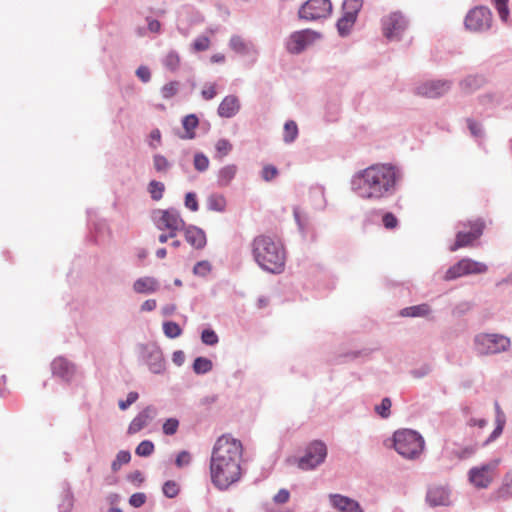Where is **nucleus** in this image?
I'll use <instances>...</instances> for the list:
<instances>
[{"mask_svg": "<svg viewBox=\"0 0 512 512\" xmlns=\"http://www.w3.org/2000/svg\"><path fill=\"white\" fill-rule=\"evenodd\" d=\"M242 443L229 435L217 439L210 459V476L213 485L226 490L242 476Z\"/></svg>", "mask_w": 512, "mask_h": 512, "instance_id": "1", "label": "nucleus"}, {"mask_svg": "<svg viewBox=\"0 0 512 512\" xmlns=\"http://www.w3.org/2000/svg\"><path fill=\"white\" fill-rule=\"evenodd\" d=\"M400 174L390 164H374L355 174L352 190L362 199L380 200L393 193Z\"/></svg>", "mask_w": 512, "mask_h": 512, "instance_id": "2", "label": "nucleus"}, {"mask_svg": "<svg viewBox=\"0 0 512 512\" xmlns=\"http://www.w3.org/2000/svg\"><path fill=\"white\" fill-rule=\"evenodd\" d=\"M252 253L258 265L269 272L280 273L285 265L283 246L267 235H259L252 242Z\"/></svg>", "mask_w": 512, "mask_h": 512, "instance_id": "3", "label": "nucleus"}, {"mask_svg": "<svg viewBox=\"0 0 512 512\" xmlns=\"http://www.w3.org/2000/svg\"><path fill=\"white\" fill-rule=\"evenodd\" d=\"M393 440L395 450L408 459L419 457L424 450V439L414 430H398L394 433Z\"/></svg>", "mask_w": 512, "mask_h": 512, "instance_id": "4", "label": "nucleus"}, {"mask_svg": "<svg viewBox=\"0 0 512 512\" xmlns=\"http://www.w3.org/2000/svg\"><path fill=\"white\" fill-rule=\"evenodd\" d=\"M476 351L481 355L496 354L506 351L510 346L509 338L500 334L481 333L475 339Z\"/></svg>", "mask_w": 512, "mask_h": 512, "instance_id": "5", "label": "nucleus"}, {"mask_svg": "<svg viewBox=\"0 0 512 512\" xmlns=\"http://www.w3.org/2000/svg\"><path fill=\"white\" fill-rule=\"evenodd\" d=\"M408 26V19L399 11L391 12L381 19L383 36L390 41L400 40Z\"/></svg>", "mask_w": 512, "mask_h": 512, "instance_id": "6", "label": "nucleus"}, {"mask_svg": "<svg viewBox=\"0 0 512 512\" xmlns=\"http://www.w3.org/2000/svg\"><path fill=\"white\" fill-rule=\"evenodd\" d=\"M326 456V445L322 441L315 440L307 446L305 455L296 461L301 470L308 471L322 464Z\"/></svg>", "mask_w": 512, "mask_h": 512, "instance_id": "7", "label": "nucleus"}, {"mask_svg": "<svg viewBox=\"0 0 512 512\" xmlns=\"http://www.w3.org/2000/svg\"><path fill=\"white\" fill-rule=\"evenodd\" d=\"M487 270L488 267L486 264L470 258H463L446 271L443 279L445 281H451L466 275L483 274Z\"/></svg>", "mask_w": 512, "mask_h": 512, "instance_id": "8", "label": "nucleus"}, {"mask_svg": "<svg viewBox=\"0 0 512 512\" xmlns=\"http://www.w3.org/2000/svg\"><path fill=\"white\" fill-rule=\"evenodd\" d=\"M153 219L160 230H169L170 237H175L176 233L184 227L183 219L174 209H158L153 212Z\"/></svg>", "mask_w": 512, "mask_h": 512, "instance_id": "9", "label": "nucleus"}, {"mask_svg": "<svg viewBox=\"0 0 512 512\" xmlns=\"http://www.w3.org/2000/svg\"><path fill=\"white\" fill-rule=\"evenodd\" d=\"M492 14L487 7L477 6L471 9L465 17V27L472 32H481L491 25Z\"/></svg>", "mask_w": 512, "mask_h": 512, "instance_id": "10", "label": "nucleus"}, {"mask_svg": "<svg viewBox=\"0 0 512 512\" xmlns=\"http://www.w3.org/2000/svg\"><path fill=\"white\" fill-rule=\"evenodd\" d=\"M332 11L330 0H308L299 9L298 15L301 19L314 21L326 18Z\"/></svg>", "mask_w": 512, "mask_h": 512, "instance_id": "11", "label": "nucleus"}, {"mask_svg": "<svg viewBox=\"0 0 512 512\" xmlns=\"http://www.w3.org/2000/svg\"><path fill=\"white\" fill-rule=\"evenodd\" d=\"M469 227V232L460 231L456 234L455 243L450 247V251L454 252L460 248L467 247L473 244L483 233L485 223L482 219H475L464 224Z\"/></svg>", "mask_w": 512, "mask_h": 512, "instance_id": "12", "label": "nucleus"}, {"mask_svg": "<svg viewBox=\"0 0 512 512\" xmlns=\"http://www.w3.org/2000/svg\"><path fill=\"white\" fill-rule=\"evenodd\" d=\"M319 38L320 34L313 30L296 31L290 35L286 47L290 53L298 54Z\"/></svg>", "mask_w": 512, "mask_h": 512, "instance_id": "13", "label": "nucleus"}, {"mask_svg": "<svg viewBox=\"0 0 512 512\" xmlns=\"http://www.w3.org/2000/svg\"><path fill=\"white\" fill-rule=\"evenodd\" d=\"M498 463L499 461L495 460L493 463L472 468L469 471L470 482L478 488L488 487L495 476Z\"/></svg>", "mask_w": 512, "mask_h": 512, "instance_id": "14", "label": "nucleus"}, {"mask_svg": "<svg viewBox=\"0 0 512 512\" xmlns=\"http://www.w3.org/2000/svg\"><path fill=\"white\" fill-rule=\"evenodd\" d=\"M450 89V84L446 81H429L417 87V94L429 98H436L444 95Z\"/></svg>", "mask_w": 512, "mask_h": 512, "instance_id": "15", "label": "nucleus"}, {"mask_svg": "<svg viewBox=\"0 0 512 512\" xmlns=\"http://www.w3.org/2000/svg\"><path fill=\"white\" fill-rule=\"evenodd\" d=\"M156 409L152 406H147L139 412L128 426V434L133 435L145 428L150 421L155 417Z\"/></svg>", "mask_w": 512, "mask_h": 512, "instance_id": "16", "label": "nucleus"}, {"mask_svg": "<svg viewBox=\"0 0 512 512\" xmlns=\"http://www.w3.org/2000/svg\"><path fill=\"white\" fill-rule=\"evenodd\" d=\"M329 500L333 508L341 512H364L359 502L341 494H330Z\"/></svg>", "mask_w": 512, "mask_h": 512, "instance_id": "17", "label": "nucleus"}, {"mask_svg": "<svg viewBox=\"0 0 512 512\" xmlns=\"http://www.w3.org/2000/svg\"><path fill=\"white\" fill-rule=\"evenodd\" d=\"M240 109L239 99L234 95L226 96L218 107V114L224 118L233 117Z\"/></svg>", "mask_w": 512, "mask_h": 512, "instance_id": "18", "label": "nucleus"}, {"mask_svg": "<svg viewBox=\"0 0 512 512\" xmlns=\"http://www.w3.org/2000/svg\"><path fill=\"white\" fill-rule=\"evenodd\" d=\"M52 371L54 375L69 380L75 373V367L64 358H56L52 362Z\"/></svg>", "mask_w": 512, "mask_h": 512, "instance_id": "19", "label": "nucleus"}, {"mask_svg": "<svg viewBox=\"0 0 512 512\" xmlns=\"http://www.w3.org/2000/svg\"><path fill=\"white\" fill-rule=\"evenodd\" d=\"M427 501L432 506L448 505L449 492L444 487H432L427 493Z\"/></svg>", "mask_w": 512, "mask_h": 512, "instance_id": "20", "label": "nucleus"}, {"mask_svg": "<svg viewBox=\"0 0 512 512\" xmlns=\"http://www.w3.org/2000/svg\"><path fill=\"white\" fill-rule=\"evenodd\" d=\"M159 283L153 277H141L137 279L133 284V290L138 294H149L154 293L158 290Z\"/></svg>", "mask_w": 512, "mask_h": 512, "instance_id": "21", "label": "nucleus"}, {"mask_svg": "<svg viewBox=\"0 0 512 512\" xmlns=\"http://www.w3.org/2000/svg\"><path fill=\"white\" fill-rule=\"evenodd\" d=\"M238 168L235 164L223 166L217 172V185L221 188L228 187L237 174Z\"/></svg>", "mask_w": 512, "mask_h": 512, "instance_id": "22", "label": "nucleus"}, {"mask_svg": "<svg viewBox=\"0 0 512 512\" xmlns=\"http://www.w3.org/2000/svg\"><path fill=\"white\" fill-rule=\"evenodd\" d=\"M185 239L196 249H201L206 244L205 233L201 229L194 226L188 227L185 230Z\"/></svg>", "mask_w": 512, "mask_h": 512, "instance_id": "23", "label": "nucleus"}, {"mask_svg": "<svg viewBox=\"0 0 512 512\" xmlns=\"http://www.w3.org/2000/svg\"><path fill=\"white\" fill-rule=\"evenodd\" d=\"M199 124V120L196 115L189 114L182 120V125L185 130V134L181 135L182 139H193L195 137V129Z\"/></svg>", "mask_w": 512, "mask_h": 512, "instance_id": "24", "label": "nucleus"}, {"mask_svg": "<svg viewBox=\"0 0 512 512\" xmlns=\"http://www.w3.org/2000/svg\"><path fill=\"white\" fill-rule=\"evenodd\" d=\"M230 48L238 54H248L253 49L252 45L240 36H232L229 42Z\"/></svg>", "mask_w": 512, "mask_h": 512, "instance_id": "25", "label": "nucleus"}, {"mask_svg": "<svg viewBox=\"0 0 512 512\" xmlns=\"http://www.w3.org/2000/svg\"><path fill=\"white\" fill-rule=\"evenodd\" d=\"M430 313V307L428 304H420L411 306L401 310L400 314L404 317H423Z\"/></svg>", "mask_w": 512, "mask_h": 512, "instance_id": "26", "label": "nucleus"}, {"mask_svg": "<svg viewBox=\"0 0 512 512\" xmlns=\"http://www.w3.org/2000/svg\"><path fill=\"white\" fill-rule=\"evenodd\" d=\"M226 206V198L221 194H212L207 199V207L209 210L216 212H224Z\"/></svg>", "mask_w": 512, "mask_h": 512, "instance_id": "27", "label": "nucleus"}, {"mask_svg": "<svg viewBox=\"0 0 512 512\" xmlns=\"http://www.w3.org/2000/svg\"><path fill=\"white\" fill-rule=\"evenodd\" d=\"M355 17L343 12L342 17L337 21V29L341 36L347 35L356 22Z\"/></svg>", "mask_w": 512, "mask_h": 512, "instance_id": "28", "label": "nucleus"}, {"mask_svg": "<svg viewBox=\"0 0 512 512\" xmlns=\"http://www.w3.org/2000/svg\"><path fill=\"white\" fill-rule=\"evenodd\" d=\"M505 425V415L500 409L499 405L496 404V428L493 430L489 438L484 442L485 444L495 440L503 431Z\"/></svg>", "mask_w": 512, "mask_h": 512, "instance_id": "29", "label": "nucleus"}, {"mask_svg": "<svg viewBox=\"0 0 512 512\" xmlns=\"http://www.w3.org/2000/svg\"><path fill=\"white\" fill-rule=\"evenodd\" d=\"M298 136V126L296 122L290 120L284 124L283 140L286 143L293 142Z\"/></svg>", "mask_w": 512, "mask_h": 512, "instance_id": "30", "label": "nucleus"}, {"mask_svg": "<svg viewBox=\"0 0 512 512\" xmlns=\"http://www.w3.org/2000/svg\"><path fill=\"white\" fill-rule=\"evenodd\" d=\"M131 460V454L129 451L121 450L117 453L116 458L113 460L111 464V469L113 472H117L122 465L128 464Z\"/></svg>", "mask_w": 512, "mask_h": 512, "instance_id": "31", "label": "nucleus"}, {"mask_svg": "<svg viewBox=\"0 0 512 512\" xmlns=\"http://www.w3.org/2000/svg\"><path fill=\"white\" fill-rule=\"evenodd\" d=\"M165 191V186L162 182L152 180L148 184V192L151 195V198L155 201L160 200L163 197V193Z\"/></svg>", "mask_w": 512, "mask_h": 512, "instance_id": "32", "label": "nucleus"}, {"mask_svg": "<svg viewBox=\"0 0 512 512\" xmlns=\"http://www.w3.org/2000/svg\"><path fill=\"white\" fill-rule=\"evenodd\" d=\"M362 5V0H345L343 3V12L357 18Z\"/></svg>", "mask_w": 512, "mask_h": 512, "instance_id": "33", "label": "nucleus"}, {"mask_svg": "<svg viewBox=\"0 0 512 512\" xmlns=\"http://www.w3.org/2000/svg\"><path fill=\"white\" fill-rule=\"evenodd\" d=\"M212 369V362L204 357H198L194 360L193 370L196 374H205Z\"/></svg>", "mask_w": 512, "mask_h": 512, "instance_id": "34", "label": "nucleus"}, {"mask_svg": "<svg viewBox=\"0 0 512 512\" xmlns=\"http://www.w3.org/2000/svg\"><path fill=\"white\" fill-rule=\"evenodd\" d=\"M498 495L501 498H508L512 496V471L508 472L503 479V484L498 490Z\"/></svg>", "mask_w": 512, "mask_h": 512, "instance_id": "35", "label": "nucleus"}, {"mask_svg": "<svg viewBox=\"0 0 512 512\" xmlns=\"http://www.w3.org/2000/svg\"><path fill=\"white\" fill-rule=\"evenodd\" d=\"M180 62V56L174 51L169 52L163 60L164 66L171 71H176L180 66Z\"/></svg>", "mask_w": 512, "mask_h": 512, "instance_id": "36", "label": "nucleus"}, {"mask_svg": "<svg viewBox=\"0 0 512 512\" xmlns=\"http://www.w3.org/2000/svg\"><path fill=\"white\" fill-rule=\"evenodd\" d=\"M483 79L477 76H469L461 82V88L465 92H470L481 86Z\"/></svg>", "mask_w": 512, "mask_h": 512, "instance_id": "37", "label": "nucleus"}, {"mask_svg": "<svg viewBox=\"0 0 512 512\" xmlns=\"http://www.w3.org/2000/svg\"><path fill=\"white\" fill-rule=\"evenodd\" d=\"M180 83L178 81H171L166 83L161 88L162 97L165 99H170L174 97L179 91Z\"/></svg>", "mask_w": 512, "mask_h": 512, "instance_id": "38", "label": "nucleus"}, {"mask_svg": "<svg viewBox=\"0 0 512 512\" xmlns=\"http://www.w3.org/2000/svg\"><path fill=\"white\" fill-rule=\"evenodd\" d=\"M163 331L168 338L179 337L182 333L181 327L176 322L172 321L163 324Z\"/></svg>", "mask_w": 512, "mask_h": 512, "instance_id": "39", "label": "nucleus"}, {"mask_svg": "<svg viewBox=\"0 0 512 512\" xmlns=\"http://www.w3.org/2000/svg\"><path fill=\"white\" fill-rule=\"evenodd\" d=\"M153 165L157 172L166 173L170 168V163L166 157L160 154L153 156Z\"/></svg>", "mask_w": 512, "mask_h": 512, "instance_id": "40", "label": "nucleus"}, {"mask_svg": "<svg viewBox=\"0 0 512 512\" xmlns=\"http://www.w3.org/2000/svg\"><path fill=\"white\" fill-rule=\"evenodd\" d=\"M211 41L207 36H199L192 43V49L194 52L206 51L210 48Z\"/></svg>", "mask_w": 512, "mask_h": 512, "instance_id": "41", "label": "nucleus"}, {"mask_svg": "<svg viewBox=\"0 0 512 512\" xmlns=\"http://www.w3.org/2000/svg\"><path fill=\"white\" fill-rule=\"evenodd\" d=\"M215 148L217 157L221 159L231 152L232 144L226 139H220L217 141Z\"/></svg>", "mask_w": 512, "mask_h": 512, "instance_id": "42", "label": "nucleus"}, {"mask_svg": "<svg viewBox=\"0 0 512 512\" xmlns=\"http://www.w3.org/2000/svg\"><path fill=\"white\" fill-rule=\"evenodd\" d=\"M154 451V444L151 441H142L135 450V453L141 457L150 456Z\"/></svg>", "mask_w": 512, "mask_h": 512, "instance_id": "43", "label": "nucleus"}, {"mask_svg": "<svg viewBox=\"0 0 512 512\" xmlns=\"http://www.w3.org/2000/svg\"><path fill=\"white\" fill-rule=\"evenodd\" d=\"M179 427V421L176 418H169L163 424V433L165 435H174Z\"/></svg>", "mask_w": 512, "mask_h": 512, "instance_id": "44", "label": "nucleus"}, {"mask_svg": "<svg viewBox=\"0 0 512 512\" xmlns=\"http://www.w3.org/2000/svg\"><path fill=\"white\" fill-rule=\"evenodd\" d=\"M194 167L200 172L206 171L209 167V159L202 153L195 154Z\"/></svg>", "mask_w": 512, "mask_h": 512, "instance_id": "45", "label": "nucleus"}, {"mask_svg": "<svg viewBox=\"0 0 512 512\" xmlns=\"http://www.w3.org/2000/svg\"><path fill=\"white\" fill-rule=\"evenodd\" d=\"M163 493L169 498H174L179 493V485L174 481H167L163 485Z\"/></svg>", "mask_w": 512, "mask_h": 512, "instance_id": "46", "label": "nucleus"}, {"mask_svg": "<svg viewBox=\"0 0 512 512\" xmlns=\"http://www.w3.org/2000/svg\"><path fill=\"white\" fill-rule=\"evenodd\" d=\"M154 362L150 364V370L153 373H160L164 369V362L161 353L155 352L150 355Z\"/></svg>", "mask_w": 512, "mask_h": 512, "instance_id": "47", "label": "nucleus"}, {"mask_svg": "<svg viewBox=\"0 0 512 512\" xmlns=\"http://www.w3.org/2000/svg\"><path fill=\"white\" fill-rule=\"evenodd\" d=\"M493 1H494V4L496 6V9L498 11L500 18L503 21H507V19L509 17V10H508V6H507L508 0H493Z\"/></svg>", "mask_w": 512, "mask_h": 512, "instance_id": "48", "label": "nucleus"}, {"mask_svg": "<svg viewBox=\"0 0 512 512\" xmlns=\"http://www.w3.org/2000/svg\"><path fill=\"white\" fill-rule=\"evenodd\" d=\"M210 271L211 265L208 261H200L193 268L194 274L202 277L208 275Z\"/></svg>", "mask_w": 512, "mask_h": 512, "instance_id": "49", "label": "nucleus"}, {"mask_svg": "<svg viewBox=\"0 0 512 512\" xmlns=\"http://www.w3.org/2000/svg\"><path fill=\"white\" fill-rule=\"evenodd\" d=\"M391 400L384 398L380 405L375 407L376 412L383 418H387L390 415Z\"/></svg>", "mask_w": 512, "mask_h": 512, "instance_id": "50", "label": "nucleus"}, {"mask_svg": "<svg viewBox=\"0 0 512 512\" xmlns=\"http://www.w3.org/2000/svg\"><path fill=\"white\" fill-rule=\"evenodd\" d=\"M201 340L206 345H215L218 342L217 334L211 329L203 330Z\"/></svg>", "mask_w": 512, "mask_h": 512, "instance_id": "51", "label": "nucleus"}, {"mask_svg": "<svg viewBox=\"0 0 512 512\" xmlns=\"http://www.w3.org/2000/svg\"><path fill=\"white\" fill-rule=\"evenodd\" d=\"M382 223L386 229H394L398 225V220L391 212H387L382 217Z\"/></svg>", "mask_w": 512, "mask_h": 512, "instance_id": "52", "label": "nucleus"}, {"mask_svg": "<svg viewBox=\"0 0 512 512\" xmlns=\"http://www.w3.org/2000/svg\"><path fill=\"white\" fill-rule=\"evenodd\" d=\"M278 175V170L275 166L266 165L262 169V178L265 181H271Z\"/></svg>", "mask_w": 512, "mask_h": 512, "instance_id": "53", "label": "nucleus"}, {"mask_svg": "<svg viewBox=\"0 0 512 512\" xmlns=\"http://www.w3.org/2000/svg\"><path fill=\"white\" fill-rule=\"evenodd\" d=\"M146 502V495L144 493H134L129 498V503L133 507H141Z\"/></svg>", "mask_w": 512, "mask_h": 512, "instance_id": "54", "label": "nucleus"}, {"mask_svg": "<svg viewBox=\"0 0 512 512\" xmlns=\"http://www.w3.org/2000/svg\"><path fill=\"white\" fill-rule=\"evenodd\" d=\"M139 395L137 392H130L128 395H127V399L126 400H120L119 401V408L121 410H126L130 405H132L134 402L137 401Z\"/></svg>", "mask_w": 512, "mask_h": 512, "instance_id": "55", "label": "nucleus"}, {"mask_svg": "<svg viewBox=\"0 0 512 512\" xmlns=\"http://www.w3.org/2000/svg\"><path fill=\"white\" fill-rule=\"evenodd\" d=\"M201 95L205 100H211L217 95L216 84H209L204 86Z\"/></svg>", "mask_w": 512, "mask_h": 512, "instance_id": "56", "label": "nucleus"}, {"mask_svg": "<svg viewBox=\"0 0 512 512\" xmlns=\"http://www.w3.org/2000/svg\"><path fill=\"white\" fill-rule=\"evenodd\" d=\"M185 206L190 209L191 211H197L198 210V201L196 198V195L192 192H189L185 196Z\"/></svg>", "mask_w": 512, "mask_h": 512, "instance_id": "57", "label": "nucleus"}, {"mask_svg": "<svg viewBox=\"0 0 512 512\" xmlns=\"http://www.w3.org/2000/svg\"><path fill=\"white\" fill-rule=\"evenodd\" d=\"M136 75L144 83L151 79V72L146 66H139L136 70Z\"/></svg>", "mask_w": 512, "mask_h": 512, "instance_id": "58", "label": "nucleus"}, {"mask_svg": "<svg viewBox=\"0 0 512 512\" xmlns=\"http://www.w3.org/2000/svg\"><path fill=\"white\" fill-rule=\"evenodd\" d=\"M290 498V493L287 489H280L277 494L274 496L273 500L276 504H284L288 502Z\"/></svg>", "mask_w": 512, "mask_h": 512, "instance_id": "59", "label": "nucleus"}, {"mask_svg": "<svg viewBox=\"0 0 512 512\" xmlns=\"http://www.w3.org/2000/svg\"><path fill=\"white\" fill-rule=\"evenodd\" d=\"M191 461V455L189 452L187 451H182L178 454L177 458H176V465L178 467H182V466H185V465H188Z\"/></svg>", "mask_w": 512, "mask_h": 512, "instance_id": "60", "label": "nucleus"}, {"mask_svg": "<svg viewBox=\"0 0 512 512\" xmlns=\"http://www.w3.org/2000/svg\"><path fill=\"white\" fill-rule=\"evenodd\" d=\"M218 401V395L211 394L204 396L200 400V405H202L205 408H210L212 405H214Z\"/></svg>", "mask_w": 512, "mask_h": 512, "instance_id": "61", "label": "nucleus"}, {"mask_svg": "<svg viewBox=\"0 0 512 512\" xmlns=\"http://www.w3.org/2000/svg\"><path fill=\"white\" fill-rule=\"evenodd\" d=\"M157 306V302L155 299H148L144 301L141 305V311L150 312L153 311Z\"/></svg>", "mask_w": 512, "mask_h": 512, "instance_id": "62", "label": "nucleus"}, {"mask_svg": "<svg viewBox=\"0 0 512 512\" xmlns=\"http://www.w3.org/2000/svg\"><path fill=\"white\" fill-rule=\"evenodd\" d=\"M148 29L153 33H158L161 29V24L156 19L147 18Z\"/></svg>", "mask_w": 512, "mask_h": 512, "instance_id": "63", "label": "nucleus"}, {"mask_svg": "<svg viewBox=\"0 0 512 512\" xmlns=\"http://www.w3.org/2000/svg\"><path fill=\"white\" fill-rule=\"evenodd\" d=\"M172 360L173 362L180 366L183 364L184 360H185V355L182 351L178 350V351H175L172 355Z\"/></svg>", "mask_w": 512, "mask_h": 512, "instance_id": "64", "label": "nucleus"}]
</instances>
